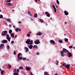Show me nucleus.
Listing matches in <instances>:
<instances>
[{
    "mask_svg": "<svg viewBox=\"0 0 75 75\" xmlns=\"http://www.w3.org/2000/svg\"><path fill=\"white\" fill-rule=\"evenodd\" d=\"M23 60H25V59H26L25 58H23Z\"/></svg>",
    "mask_w": 75,
    "mask_h": 75,
    "instance_id": "nucleus-54",
    "label": "nucleus"
},
{
    "mask_svg": "<svg viewBox=\"0 0 75 75\" xmlns=\"http://www.w3.org/2000/svg\"><path fill=\"white\" fill-rule=\"evenodd\" d=\"M36 55H39V53L38 52L36 53Z\"/></svg>",
    "mask_w": 75,
    "mask_h": 75,
    "instance_id": "nucleus-58",
    "label": "nucleus"
},
{
    "mask_svg": "<svg viewBox=\"0 0 75 75\" xmlns=\"http://www.w3.org/2000/svg\"><path fill=\"white\" fill-rule=\"evenodd\" d=\"M39 20H40V21H41V23H44V21H43V20H42V19H40Z\"/></svg>",
    "mask_w": 75,
    "mask_h": 75,
    "instance_id": "nucleus-25",
    "label": "nucleus"
},
{
    "mask_svg": "<svg viewBox=\"0 0 75 75\" xmlns=\"http://www.w3.org/2000/svg\"><path fill=\"white\" fill-rule=\"evenodd\" d=\"M14 41H12L11 42V44H13V43H14Z\"/></svg>",
    "mask_w": 75,
    "mask_h": 75,
    "instance_id": "nucleus-49",
    "label": "nucleus"
},
{
    "mask_svg": "<svg viewBox=\"0 0 75 75\" xmlns=\"http://www.w3.org/2000/svg\"><path fill=\"white\" fill-rule=\"evenodd\" d=\"M47 16V17H50V14L49 13H48V14H47L46 15Z\"/></svg>",
    "mask_w": 75,
    "mask_h": 75,
    "instance_id": "nucleus-27",
    "label": "nucleus"
},
{
    "mask_svg": "<svg viewBox=\"0 0 75 75\" xmlns=\"http://www.w3.org/2000/svg\"><path fill=\"white\" fill-rule=\"evenodd\" d=\"M56 62H57V63H58V60H57Z\"/></svg>",
    "mask_w": 75,
    "mask_h": 75,
    "instance_id": "nucleus-60",
    "label": "nucleus"
},
{
    "mask_svg": "<svg viewBox=\"0 0 75 75\" xmlns=\"http://www.w3.org/2000/svg\"><path fill=\"white\" fill-rule=\"evenodd\" d=\"M18 23H21V22L19 21L18 22Z\"/></svg>",
    "mask_w": 75,
    "mask_h": 75,
    "instance_id": "nucleus-59",
    "label": "nucleus"
},
{
    "mask_svg": "<svg viewBox=\"0 0 75 75\" xmlns=\"http://www.w3.org/2000/svg\"><path fill=\"white\" fill-rule=\"evenodd\" d=\"M19 71H20V70H19V69H18L17 70V72H19Z\"/></svg>",
    "mask_w": 75,
    "mask_h": 75,
    "instance_id": "nucleus-48",
    "label": "nucleus"
},
{
    "mask_svg": "<svg viewBox=\"0 0 75 75\" xmlns=\"http://www.w3.org/2000/svg\"><path fill=\"white\" fill-rule=\"evenodd\" d=\"M26 69L27 71H28V70H31V68L29 67H26Z\"/></svg>",
    "mask_w": 75,
    "mask_h": 75,
    "instance_id": "nucleus-10",
    "label": "nucleus"
},
{
    "mask_svg": "<svg viewBox=\"0 0 75 75\" xmlns=\"http://www.w3.org/2000/svg\"><path fill=\"white\" fill-rule=\"evenodd\" d=\"M45 14H48V12H45Z\"/></svg>",
    "mask_w": 75,
    "mask_h": 75,
    "instance_id": "nucleus-51",
    "label": "nucleus"
},
{
    "mask_svg": "<svg viewBox=\"0 0 75 75\" xmlns=\"http://www.w3.org/2000/svg\"><path fill=\"white\" fill-rule=\"evenodd\" d=\"M50 18V20H52V18Z\"/></svg>",
    "mask_w": 75,
    "mask_h": 75,
    "instance_id": "nucleus-62",
    "label": "nucleus"
},
{
    "mask_svg": "<svg viewBox=\"0 0 75 75\" xmlns=\"http://www.w3.org/2000/svg\"><path fill=\"white\" fill-rule=\"evenodd\" d=\"M7 68L9 69L11 68V66L10 65V64H9L7 66Z\"/></svg>",
    "mask_w": 75,
    "mask_h": 75,
    "instance_id": "nucleus-20",
    "label": "nucleus"
},
{
    "mask_svg": "<svg viewBox=\"0 0 75 75\" xmlns=\"http://www.w3.org/2000/svg\"><path fill=\"white\" fill-rule=\"evenodd\" d=\"M50 42H51V43H53V44H55V41H54L52 40H50Z\"/></svg>",
    "mask_w": 75,
    "mask_h": 75,
    "instance_id": "nucleus-12",
    "label": "nucleus"
},
{
    "mask_svg": "<svg viewBox=\"0 0 75 75\" xmlns=\"http://www.w3.org/2000/svg\"><path fill=\"white\" fill-rule=\"evenodd\" d=\"M63 66H65V63H63Z\"/></svg>",
    "mask_w": 75,
    "mask_h": 75,
    "instance_id": "nucleus-52",
    "label": "nucleus"
},
{
    "mask_svg": "<svg viewBox=\"0 0 75 75\" xmlns=\"http://www.w3.org/2000/svg\"><path fill=\"white\" fill-rule=\"evenodd\" d=\"M6 2H9L10 3V2H11V0H9L7 1H6Z\"/></svg>",
    "mask_w": 75,
    "mask_h": 75,
    "instance_id": "nucleus-41",
    "label": "nucleus"
},
{
    "mask_svg": "<svg viewBox=\"0 0 75 75\" xmlns=\"http://www.w3.org/2000/svg\"><path fill=\"white\" fill-rule=\"evenodd\" d=\"M38 40H36V41H35V44H39L40 43V42L39 40L38 39Z\"/></svg>",
    "mask_w": 75,
    "mask_h": 75,
    "instance_id": "nucleus-5",
    "label": "nucleus"
},
{
    "mask_svg": "<svg viewBox=\"0 0 75 75\" xmlns=\"http://www.w3.org/2000/svg\"><path fill=\"white\" fill-rule=\"evenodd\" d=\"M6 4V5H7V6H11V3H7Z\"/></svg>",
    "mask_w": 75,
    "mask_h": 75,
    "instance_id": "nucleus-14",
    "label": "nucleus"
},
{
    "mask_svg": "<svg viewBox=\"0 0 75 75\" xmlns=\"http://www.w3.org/2000/svg\"><path fill=\"white\" fill-rule=\"evenodd\" d=\"M14 54L15 55L16 54V51H14Z\"/></svg>",
    "mask_w": 75,
    "mask_h": 75,
    "instance_id": "nucleus-46",
    "label": "nucleus"
},
{
    "mask_svg": "<svg viewBox=\"0 0 75 75\" xmlns=\"http://www.w3.org/2000/svg\"><path fill=\"white\" fill-rule=\"evenodd\" d=\"M64 54H61V56H62V57H64Z\"/></svg>",
    "mask_w": 75,
    "mask_h": 75,
    "instance_id": "nucleus-47",
    "label": "nucleus"
},
{
    "mask_svg": "<svg viewBox=\"0 0 75 75\" xmlns=\"http://www.w3.org/2000/svg\"><path fill=\"white\" fill-rule=\"evenodd\" d=\"M30 20L31 21H33V19L32 18H30Z\"/></svg>",
    "mask_w": 75,
    "mask_h": 75,
    "instance_id": "nucleus-55",
    "label": "nucleus"
},
{
    "mask_svg": "<svg viewBox=\"0 0 75 75\" xmlns=\"http://www.w3.org/2000/svg\"><path fill=\"white\" fill-rule=\"evenodd\" d=\"M17 72V69H15L13 70V72L14 73H16V72Z\"/></svg>",
    "mask_w": 75,
    "mask_h": 75,
    "instance_id": "nucleus-24",
    "label": "nucleus"
},
{
    "mask_svg": "<svg viewBox=\"0 0 75 75\" xmlns=\"http://www.w3.org/2000/svg\"><path fill=\"white\" fill-rule=\"evenodd\" d=\"M53 8L54 9V12H55V13H56L57 9L55 7V8Z\"/></svg>",
    "mask_w": 75,
    "mask_h": 75,
    "instance_id": "nucleus-29",
    "label": "nucleus"
},
{
    "mask_svg": "<svg viewBox=\"0 0 75 75\" xmlns=\"http://www.w3.org/2000/svg\"><path fill=\"white\" fill-rule=\"evenodd\" d=\"M52 7L54 8L55 7V5H52Z\"/></svg>",
    "mask_w": 75,
    "mask_h": 75,
    "instance_id": "nucleus-53",
    "label": "nucleus"
},
{
    "mask_svg": "<svg viewBox=\"0 0 75 75\" xmlns=\"http://www.w3.org/2000/svg\"><path fill=\"white\" fill-rule=\"evenodd\" d=\"M4 44H1L0 45V47L1 48H3V46H4Z\"/></svg>",
    "mask_w": 75,
    "mask_h": 75,
    "instance_id": "nucleus-22",
    "label": "nucleus"
},
{
    "mask_svg": "<svg viewBox=\"0 0 75 75\" xmlns=\"http://www.w3.org/2000/svg\"><path fill=\"white\" fill-rule=\"evenodd\" d=\"M55 75H58V74H55Z\"/></svg>",
    "mask_w": 75,
    "mask_h": 75,
    "instance_id": "nucleus-64",
    "label": "nucleus"
},
{
    "mask_svg": "<svg viewBox=\"0 0 75 75\" xmlns=\"http://www.w3.org/2000/svg\"><path fill=\"white\" fill-rule=\"evenodd\" d=\"M19 69H24V68H23V67L21 66H20L19 68Z\"/></svg>",
    "mask_w": 75,
    "mask_h": 75,
    "instance_id": "nucleus-21",
    "label": "nucleus"
},
{
    "mask_svg": "<svg viewBox=\"0 0 75 75\" xmlns=\"http://www.w3.org/2000/svg\"><path fill=\"white\" fill-rule=\"evenodd\" d=\"M28 50H29L28 48L26 49V52H28Z\"/></svg>",
    "mask_w": 75,
    "mask_h": 75,
    "instance_id": "nucleus-42",
    "label": "nucleus"
},
{
    "mask_svg": "<svg viewBox=\"0 0 75 75\" xmlns=\"http://www.w3.org/2000/svg\"><path fill=\"white\" fill-rule=\"evenodd\" d=\"M63 52L65 53L66 52V53H67V52H69V51L68 50H67L65 48H63Z\"/></svg>",
    "mask_w": 75,
    "mask_h": 75,
    "instance_id": "nucleus-4",
    "label": "nucleus"
},
{
    "mask_svg": "<svg viewBox=\"0 0 75 75\" xmlns=\"http://www.w3.org/2000/svg\"><path fill=\"white\" fill-rule=\"evenodd\" d=\"M56 65H58V63H56Z\"/></svg>",
    "mask_w": 75,
    "mask_h": 75,
    "instance_id": "nucleus-63",
    "label": "nucleus"
},
{
    "mask_svg": "<svg viewBox=\"0 0 75 75\" xmlns=\"http://www.w3.org/2000/svg\"><path fill=\"white\" fill-rule=\"evenodd\" d=\"M35 1L38 2V1H40V0H35Z\"/></svg>",
    "mask_w": 75,
    "mask_h": 75,
    "instance_id": "nucleus-50",
    "label": "nucleus"
},
{
    "mask_svg": "<svg viewBox=\"0 0 75 75\" xmlns=\"http://www.w3.org/2000/svg\"><path fill=\"white\" fill-rule=\"evenodd\" d=\"M64 13L66 16H68L69 14L68 12L66 11H64Z\"/></svg>",
    "mask_w": 75,
    "mask_h": 75,
    "instance_id": "nucleus-8",
    "label": "nucleus"
},
{
    "mask_svg": "<svg viewBox=\"0 0 75 75\" xmlns=\"http://www.w3.org/2000/svg\"><path fill=\"white\" fill-rule=\"evenodd\" d=\"M73 47H72V46H70L69 47V48H72Z\"/></svg>",
    "mask_w": 75,
    "mask_h": 75,
    "instance_id": "nucleus-43",
    "label": "nucleus"
},
{
    "mask_svg": "<svg viewBox=\"0 0 75 75\" xmlns=\"http://www.w3.org/2000/svg\"><path fill=\"white\" fill-rule=\"evenodd\" d=\"M64 51H60V54H64Z\"/></svg>",
    "mask_w": 75,
    "mask_h": 75,
    "instance_id": "nucleus-34",
    "label": "nucleus"
},
{
    "mask_svg": "<svg viewBox=\"0 0 75 75\" xmlns=\"http://www.w3.org/2000/svg\"><path fill=\"white\" fill-rule=\"evenodd\" d=\"M27 48V47H25V48H24V49H27V48Z\"/></svg>",
    "mask_w": 75,
    "mask_h": 75,
    "instance_id": "nucleus-61",
    "label": "nucleus"
},
{
    "mask_svg": "<svg viewBox=\"0 0 75 75\" xmlns=\"http://www.w3.org/2000/svg\"><path fill=\"white\" fill-rule=\"evenodd\" d=\"M64 40H65V41L66 42H67V41H68V39L67 38H65Z\"/></svg>",
    "mask_w": 75,
    "mask_h": 75,
    "instance_id": "nucleus-26",
    "label": "nucleus"
},
{
    "mask_svg": "<svg viewBox=\"0 0 75 75\" xmlns=\"http://www.w3.org/2000/svg\"><path fill=\"white\" fill-rule=\"evenodd\" d=\"M10 48V46H9V45H8L7 47V49L8 50H9Z\"/></svg>",
    "mask_w": 75,
    "mask_h": 75,
    "instance_id": "nucleus-40",
    "label": "nucleus"
},
{
    "mask_svg": "<svg viewBox=\"0 0 75 75\" xmlns=\"http://www.w3.org/2000/svg\"><path fill=\"white\" fill-rule=\"evenodd\" d=\"M8 41L7 40H3L2 41V42L3 43V44H5V43H7Z\"/></svg>",
    "mask_w": 75,
    "mask_h": 75,
    "instance_id": "nucleus-6",
    "label": "nucleus"
},
{
    "mask_svg": "<svg viewBox=\"0 0 75 75\" xmlns=\"http://www.w3.org/2000/svg\"><path fill=\"white\" fill-rule=\"evenodd\" d=\"M34 17L35 18H37V13H36L34 15Z\"/></svg>",
    "mask_w": 75,
    "mask_h": 75,
    "instance_id": "nucleus-18",
    "label": "nucleus"
},
{
    "mask_svg": "<svg viewBox=\"0 0 75 75\" xmlns=\"http://www.w3.org/2000/svg\"><path fill=\"white\" fill-rule=\"evenodd\" d=\"M70 67H71V64H67V65H66L65 67V68H67L68 69H69L70 68Z\"/></svg>",
    "mask_w": 75,
    "mask_h": 75,
    "instance_id": "nucleus-2",
    "label": "nucleus"
},
{
    "mask_svg": "<svg viewBox=\"0 0 75 75\" xmlns=\"http://www.w3.org/2000/svg\"><path fill=\"white\" fill-rule=\"evenodd\" d=\"M3 33H5V34H7V31L5 30V31H3Z\"/></svg>",
    "mask_w": 75,
    "mask_h": 75,
    "instance_id": "nucleus-33",
    "label": "nucleus"
},
{
    "mask_svg": "<svg viewBox=\"0 0 75 75\" xmlns=\"http://www.w3.org/2000/svg\"><path fill=\"white\" fill-rule=\"evenodd\" d=\"M30 42L29 43V44H33V40H31Z\"/></svg>",
    "mask_w": 75,
    "mask_h": 75,
    "instance_id": "nucleus-32",
    "label": "nucleus"
},
{
    "mask_svg": "<svg viewBox=\"0 0 75 75\" xmlns=\"http://www.w3.org/2000/svg\"><path fill=\"white\" fill-rule=\"evenodd\" d=\"M30 40L29 39H28L26 41V43L28 44H30Z\"/></svg>",
    "mask_w": 75,
    "mask_h": 75,
    "instance_id": "nucleus-7",
    "label": "nucleus"
},
{
    "mask_svg": "<svg viewBox=\"0 0 75 75\" xmlns=\"http://www.w3.org/2000/svg\"><path fill=\"white\" fill-rule=\"evenodd\" d=\"M27 35L28 37H30V34L28 33L27 34Z\"/></svg>",
    "mask_w": 75,
    "mask_h": 75,
    "instance_id": "nucleus-45",
    "label": "nucleus"
},
{
    "mask_svg": "<svg viewBox=\"0 0 75 75\" xmlns=\"http://www.w3.org/2000/svg\"><path fill=\"white\" fill-rule=\"evenodd\" d=\"M57 3H58V4H59V1L58 0H57Z\"/></svg>",
    "mask_w": 75,
    "mask_h": 75,
    "instance_id": "nucleus-39",
    "label": "nucleus"
},
{
    "mask_svg": "<svg viewBox=\"0 0 75 75\" xmlns=\"http://www.w3.org/2000/svg\"><path fill=\"white\" fill-rule=\"evenodd\" d=\"M6 21H8V22H9V23H11V20L10 19L8 18L6 19Z\"/></svg>",
    "mask_w": 75,
    "mask_h": 75,
    "instance_id": "nucleus-17",
    "label": "nucleus"
},
{
    "mask_svg": "<svg viewBox=\"0 0 75 75\" xmlns=\"http://www.w3.org/2000/svg\"><path fill=\"white\" fill-rule=\"evenodd\" d=\"M11 37H14V34L13 33H11Z\"/></svg>",
    "mask_w": 75,
    "mask_h": 75,
    "instance_id": "nucleus-13",
    "label": "nucleus"
},
{
    "mask_svg": "<svg viewBox=\"0 0 75 75\" xmlns=\"http://www.w3.org/2000/svg\"><path fill=\"white\" fill-rule=\"evenodd\" d=\"M59 42H60V43H61V44L62 43V40H59Z\"/></svg>",
    "mask_w": 75,
    "mask_h": 75,
    "instance_id": "nucleus-36",
    "label": "nucleus"
},
{
    "mask_svg": "<svg viewBox=\"0 0 75 75\" xmlns=\"http://www.w3.org/2000/svg\"><path fill=\"white\" fill-rule=\"evenodd\" d=\"M37 48V46L36 45H34V46L33 47V48Z\"/></svg>",
    "mask_w": 75,
    "mask_h": 75,
    "instance_id": "nucleus-30",
    "label": "nucleus"
},
{
    "mask_svg": "<svg viewBox=\"0 0 75 75\" xmlns=\"http://www.w3.org/2000/svg\"><path fill=\"white\" fill-rule=\"evenodd\" d=\"M18 31H21V30L19 28H18Z\"/></svg>",
    "mask_w": 75,
    "mask_h": 75,
    "instance_id": "nucleus-44",
    "label": "nucleus"
},
{
    "mask_svg": "<svg viewBox=\"0 0 75 75\" xmlns=\"http://www.w3.org/2000/svg\"><path fill=\"white\" fill-rule=\"evenodd\" d=\"M15 30L16 32H18V28H16L15 29Z\"/></svg>",
    "mask_w": 75,
    "mask_h": 75,
    "instance_id": "nucleus-35",
    "label": "nucleus"
},
{
    "mask_svg": "<svg viewBox=\"0 0 75 75\" xmlns=\"http://www.w3.org/2000/svg\"><path fill=\"white\" fill-rule=\"evenodd\" d=\"M28 47L29 48V49H30V50H31V49L33 48V45H30Z\"/></svg>",
    "mask_w": 75,
    "mask_h": 75,
    "instance_id": "nucleus-9",
    "label": "nucleus"
},
{
    "mask_svg": "<svg viewBox=\"0 0 75 75\" xmlns=\"http://www.w3.org/2000/svg\"><path fill=\"white\" fill-rule=\"evenodd\" d=\"M6 38L7 39L8 41H9V42H10V40H11V37L9 36V35L8 34L6 35Z\"/></svg>",
    "mask_w": 75,
    "mask_h": 75,
    "instance_id": "nucleus-1",
    "label": "nucleus"
},
{
    "mask_svg": "<svg viewBox=\"0 0 75 75\" xmlns=\"http://www.w3.org/2000/svg\"><path fill=\"white\" fill-rule=\"evenodd\" d=\"M44 75H49V74L47 72L45 71L44 73Z\"/></svg>",
    "mask_w": 75,
    "mask_h": 75,
    "instance_id": "nucleus-16",
    "label": "nucleus"
},
{
    "mask_svg": "<svg viewBox=\"0 0 75 75\" xmlns=\"http://www.w3.org/2000/svg\"><path fill=\"white\" fill-rule=\"evenodd\" d=\"M13 75H18V74L17 73H13Z\"/></svg>",
    "mask_w": 75,
    "mask_h": 75,
    "instance_id": "nucleus-31",
    "label": "nucleus"
},
{
    "mask_svg": "<svg viewBox=\"0 0 75 75\" xmlns=\"http://www.w3.org/2000/svg\"><path fill=\"white\" fill-rule=\"evenodd\" d=\"M28 33H29V34H31V32H29Z\"/></svg>",
    "mask_w": 75,
    "mask_h": 75,
    "instance_id": "nucleus-57",
    "label": "nucleus"
},
{
    "mask_svg": "<svg viewBox=\"0 0 75 75\" xmlns=\"http://www.w3.org/2000/svg\"><path fill=\"white\" fill-rule=\"evenodd\" d=\"M9 32L10 34H11V33H12V30H11V29L10 30Z\"/></svg>",
    "mask_w": 75,
    "mask_h": 75,
    "instance_id": "nucleus-28",
    "label": "nucleus"
},
{
    "mask_svg": "<svg viewBox=\"0 0 75 75\" xmlns=\"http://www.w3.org/2000/svg\"><path fill=\"white\" fill-rule=\"evenodd\" d=\"M4 73V71H1V74L2 75Z\"/></svg>",
    "mask_w": 75,
    "mask_h": 75,
    "instance_id": "nucleus-37",
    "label": "nucleus"
},
{
    "mask_svg": "<svg viewBox=\"0 0 75 75\" xmlns=\"http://www.w3.org/2000/svg\"><path fill=\"white\" fill-rule=\"evenodd\" d=\"M0 16V18H2L3 17V15H1Z\"/></svg>",
    "mask_w": 75,
    "mask_h": 75,
    "instance_id": "nucleus-38",
    "label": "nucleus"
},
{
    "mask_svg": "<svg viewBox=\"0 0 75 75\" xmlns=\"http://www.w3.org/2000/svg\"><path fill=\"white\" fill-rule=\"evenodd\" d=\"M21 53H19L18 54V58L19 59H23L22 57H20V55H21Z\"/></svg>",
    "mask_w": 75,
    "mask_h": 75,
    "instance_id": "nucleus-3",
    "label": "nucleus"
},
{
    "mask_svg": "<svg viewBox=\"0 0 75 75\" xmlns=\"http://www.w3.org/2000/svg\"><path fill=\"white\" fill-rule=\"evenodd\" d=\"M17 35H16L15 36V38H17Z\"/></svg>",
    "mask_w": 75,
    "mask_h": 75,
    "instance_id": "nucleus-56",
    "label": "nucleus"
},
{
    "mask_svg": "<svg viewBox=\"0 0 75 75\" xmlns=\"http://www.w3.org/2000/svg\"><path fill=\"white\" fill-rule=\"evenodd\" d=\"M28 13L29 16H32V15H31V12H30V11H28Z\"/></svg>",
    "mask_w": 75,
    "mask_h": 75,
    "instance_id": "nucleus-15",
    "label": "nucleus"
},
{
    "mask_svg": "<svg viewBox=\"0 0 75 75\" xmlns=\"http://www.w3.org/2000/svg\"><path fill=\"white\" fill-rule=\"evenodd\" d=\"M68 54L69 55L68 57H72V54H71V53L69 52Z\"/></svg>",
    "mask_w": 75,
    "mask_h": 75,
    "instance_id": "nucleus-11",
    "label": "nucleus"
},
{
    "mask_svg": "<svg viewBox=\"0 0 75 75\" xmlns=\"http://www.w3.org/2000/svg\"><path fill=\"white\" fill-rule=\"evenodd\" d=\"M37 35H41V33L40 32H38L37 33Z\"/></svg>",
    "mask_w": 75,
    "mask_h": 75,
    "instance_id": "nucleus-19",
    "label": "nucleus"
},
{
    "mask_svg": "<svg viewBox=\"0 0 75 75\" xmlns=\"http://www.w3.org/2000/svg\"><path fill=\"white\" fill-rule=\"evenodd\" d=\"M6 33H3V32H2L1 33V35H6Z\"/></svg>",
    "mask_w": 75,
    "mask_h": 75,
    "instance_id": "nucleus-23",
    "label": "nucleus"
}]
</instances>
